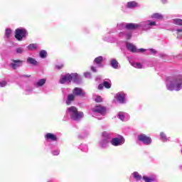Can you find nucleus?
I'll return each instance as SVG.
<instances>
[{
  "mask_svg": "<svg viewBox=\"0 0 182 182\" xmlns=\"http://www.w3.org/2000/svg\"><path fill=\"white\" fill-rule=\"evenodd\" d=\"M91 70H92V72H97L96 68H95V67H93V66L91 67Z\"/></svg>",
  "mask_w": 182,
  "mask_h": 182,
  "instance_id": "37998d69",
  "label": "nucleus"
},
{
  "mask_svg": "<svg viewBox=\"0 0 182 182\" xmlns=\"http://www.w3.org/2000/svg\"><path fill=\"white\" fill-rule=\"evenodd\" d=\"M102 141H103V143H105V144L109 143V142L107 141V140H106V139L103 140Z\"/></svg>",
  "mask_w": 182,
  "mask_h": 182,
  "instance_id": "a18cd8bd",
  "label": "nucleus"
},
{
  "mask_svg": "<svg viewBox=\"0 0 182 182\" xmlns=\"http://www.w3.org/2000/svg\"><path fill=\"white\" fill-rule=\"evenodd\" d=\"M176 32H177L178 36H182V29H178V30H176Z\"/></svg>",
  "mask_w": 182,
  "mask_h": 182,
  "instance_id": "e433bc0d",
  "label": "nucleus"
},
{
  "mask_svg": "<svg viewBox=\"0 0 182 182\" xmlns=\"http://www.w3.org/2000/svg\"><path fill=\"white\" fill-rule=\"evenodd\" d=\"M102 147H105V146H103V144H102Z\"/></svg>",
  "mask_w": 182,
  "mask_h": 182,
  "instance_id": "de8ad7c7",
  "label": "nucleus"
},
{
  "mask_svg": "<svg viewBox=\"0 0 182 182\" xmlns=\"http://www.w3.org/2000/svg\"><path fill=\"white\" fill-rule=\"evenodd\" d=\"M25 77H31V75H24Z\"/></svg>",
  "mask_w": 182,
  "mask_h": 182,
  "instance_id": "49530a36",
  "label": "nucleus"
},
{
  "mask_svg": "<svg viewBox=\"0 0 182 182\" xmlns=\"http://www.w3.org/2000/svg\"><path fill=\"white\" fill-rule=\"evenodd\" d=\"M73 93L74 96H79L80 97H85L86 92L80 87H75L73 90Z\"/></svg>",
  "mask_w": 182,
  "mask_h": 182,
  "instance_id": "0eeeda50",
  "label": "nucleus"
},
{
  "mask_svg": "<svg viewBox=\"0 0 182 182\" xmlns=\"http://www.w3.org/2000/svg\"><path fill=\"white\" fill-rule=\"evenodd\" d=\"M26 33L28 32L26 31V29L25 28H17L15 30V36L16 41H22L23 38H26Z\"/></svg>",
  "mask_w": 182,
  "mask_h": 182,
  "instance_id": "20e7f679",
  "label": "nucleus"
},
{
  "mask_svg": "<svg viewBox=\"0 0 182 182\" xmlns=\"http://www.w3.org/2000/svg\"><path fill=\"white\" fill-rule=\"evenodd\" d=\"M173 21V23L175 25H178L179 26H182V19L181 18H174Z\"/></svg>",
  "mask_w": 182,
  "mask_h": 182,
  "instance_id": "412c9836",
  "label": "nucleus"
},
{
  "mask_svg": "<svg viewBox=\"0 0 182 182\" xmlns=\"http://www.w3.org/2000/svg\"><path fill=\"white\" fill-rule=\"evenodd\" d=\"M160 136L161 139H162L164 141H167V137L166 136V134H164V132H161Z\"/></svg>",
  "mask_w": 182,
  "mask_h": 182,
  "instance_id": "c85d7f7f",
  "label": "nucleus"
},
{
  "mask_svg": "<svg viewBox=\"0 0 182 182\" xmlns=\"http://www.w3.org/2000/svg\"><path fill=\"white\" fill-rule=\"evenodd\" d=\"M46 55H48V53H46V50H43L40 51V57L42 59H45V58H46Z\"/></svg>",
  "mask_w": 182,
  "mask_h": 182,
  "instance_id": "b1692460",
  "label": "nucleus"
},
{
  "mask_svg": "<svg viewBox=\"0 0 182 182\" xmlns=\"http://www.w3.org/2000/svg\"><path fill=\"white\" fill-rule=\"evenodd\" d=\"M46 83V79H41L38 80V82H36V86L38 87H41L44 85V84Z\"/></svg>",
  "mask_w": 182,
  "mask_h": 182,
  "instance_id": "6ab92c4d",
  "label": "nucleus"
},
{
  "mask_svg": "<svg viewBox=\"0 0 182 182\" xmlns=\"http://www.w3.org/2000/svg\"><path fill=\"white\" fill-rule=\"evenodd\" d=\"M143 180H144L145 182H153V181H156V178L151 177V178H149L147 176H143Z\"/></svg>",
  "mask_w": 182,
  "mask_h": 182,
  "instance_id": "5701e85b",
  "label": "nucleus"
},
{
  "mask_svg": "<svg viewBox=\"0 0 182 182\" xmlns=\"http://www.w3.org/2000/svg\"><path fill=\"white\" fill-rule=\"evenodd\" d=\"M110 63L111 66H112L114 69H117V68H119V62H117L116 60H112Z\"/></svg>",
  "mask_w": 182,
  "mask_h": 182,
  "instance_id": "a211bd4d",
  "label": "nucleus"
},
{
  "mask_svg": "<svg viewBox=\"0 0 182 182\" xmlns=\"http://www.w3.org/2000/svg\"><path fill=\"white\" fill-rule=\"evenodd\" d=\"M140 28V25L137 23H129L125 26V28L128 31H136Z\"/></svg>",
  "mask_w": 182,
  "mask_h": 182,
  "instance_id": "9d476101",
  "label": "nucleus"
},
{
  "mask_svg": "<svg viewBox=\"0 0 182 182\" xmlns=\"http://www.w3.org/2000/svg\"><path fill=\"white\" fill-rule=\"evenodd\" d=\"M119 119H120V120L123 121L124 120V115L123 114V112H119L118 114Z\"/></svg>",
  "mask_w": 182,
  "mask_h": 182,
  "instance_id": "7c9ffc66",
  "label": "nucleus"
},
{
  "mask_svg": "<svg viewBox=\"0 0 182 182\" xmlns=\"http://www.w3.org/2000/svg\"><path fill=\"white\" fill-rule=\"evenodd\" d=\"M125 139L123 136H120L119 137L113 138L111 141V144L112 146H122V144H124Z\"/></svg>",
  "mask_w": 182,
  "mask_h": 182,
  "instance_id": "423d86ee",
  "label": "nucleus"
},
{
  "mask_svg": "<svg viewBox=\"0 0 182 182\" xmlns=\"http://www.w3.org/2000/svg\"><path fill=\"white\" fill-rule=\"evenodd\" d=\"M126 95L124 93H118L116 95L115 98L119 103H125L126 100H125Z\"/></svg>",
  "mask_w": 182,
  "mask_h": 182,
  "instance_id": "9b49d317",
  "label": "nucleus"
},
{
  "mask_svg": "<svg viewBox=\"0 0 182 182\" xmlns=\"http://www.w3.org/2000/svg\"><path fill=\"white\" fill-rule=\"evenodd\" d=\"M96 103H102L103 102V100L102 99L101 96H97L95 98Z\"/></svg>",
  "mask_w": 182,
  "mask_h": 182,
  "instance_id": "c756f323",
  "label": "nucleus"
},
{
  "mask_svg": "<svg viewBox=\"0 0 182 182\" xmlns=\"http://www.w3.org/2000/svg\"><path fill=\"white\" fill-rule=\"evenodd\" d=\"M75 95L74 94L73 95H72V94L68 95V100L66 101V104L68 105H70V103H72V102H73V100H75Z\"/></svg>",
  "mask_w": 182,
  "mask_h": 182,
  "instance_id": "dca6fc26",
  "label": "nucleus"
},
{
  "mask_svg": "<svg viewBox=\"0 0 182 182\" xmlns=\"http://www.w3.org/2000/svg\"><path fill=\"white\" fill-rule=\"evenodd\" d=\"M29 50H35L36 49V44L32 43L28 46Z\"/></svg>",
  "mask_w": 182,
  "mask_h": 182,
  "instance_id": "cd10ccee",
  "label": "nucleus"
},
{
  "mask_svg": "<svg viewBox=\"0 0 182 182\" xmlns=\"http://www.w3.org/2000/svg\"><path fill=\"white\" fill-rule=\"evenodd\" d=\"M11 33H12V31L9 28H6L5 32L6 38H9L11 36Z\"/></svg>",
  "mask_w": 182,
  "mask_h": 182,
  "instance_id": "bb28decb",
  "label": "nucleus"
},
{
  "mask_svg": "<svg viewBox=\"0 0 182 182\" xmlns=\"http://www.w3.org/2000/svg\"><path fill=\"white\" fill-rule=\"evenodd\" d=\"M103 87H105V85H103V83L102 84H100L98 85L99 90H102V89H103Z\"/></svg>",
  "mask_w": 182,
  "mask_h": 182,
  "instance_id": "4c0bfd02",
  "label": "nucleus"
},
{
  "mask_svg": "<svg viewBox=\"0 0 182 182\" xmlns=\"http://www.w3.org/2000/svg\"><path fill=\"white\" fill-rule=\"evenodd\" d=\"M94 113H100V114H105L106 113V107L102 105H96L95 108L92 109Z\"/></svg>",
  "mask_w": 182,
  "mask_h": 182,
  "instance_id": "6e6552de",
  "label": "nucleus"
},
{
  "mask_svg": "<svg viewBox=\"0 0 182 182\" xmlns=\"http://www.w3.org/2000/svg\"><path fill=\"white\" fill-rule=\"evenodd\" d=\"M6 86V81L3 80L0 82V87H5Z\"/></svg>",
  "mask_w": 182,
  "mask_h": 182,
  "instance_id": "473e14b6",
  "label": "nucleus"
},
{
  "mask_svg": "<svg viewBox=\"0 0 182 182\" xmlns=\"http://www.w3.org/2000/svg\"><path fill=\"white\" fill-rule=\"evenodd\" d=\"M63 64H59L55 65V68L58 69V70H60V69H63Z\"/></svg>",
  "mask_w": 182,
  "mask_h": 182,
  "instance_id": "72a5a7b5",
  "label": "nucleus"
},
{
  "mask_svg": "<svg viewBox=\"0 0 182 182\" xmlns=\"http://www.w3.org/2000/svg\"><path fill=\"white\" fill-rule=\"evenodd\" d=\"M154 19H158V21H163L164 16L160 13H154L151 16Z\"/></svg>",
  "mask_w": 182,
  "mask_h": 182,
  "instance_id": "4468645a",
  "label": "nucleus"
},
{
  "mask_svg": "<svg viewBox=\"0 0 182 182\" xmlns=\"http://www.w3.org/2000/svg\"><path fill=\"white\" fill-rule=\"evenodd\" d=\"M134 178L136 180H141V176L138 173V172H134L133 173Z\"/></svg>",
  "mask_w": 182,
  "mask_h": 182,
  "instance_id": "a878e982",
  "label": "nucleus"
},
{
  "mask_svg": "<svg viewBox=\"0 0 182 182\" xmlns=\"http://www.w3.org/2000/svg\"><path fill=\"white\" fill-rule=\"evenodd\" d=\"M67 112L69 113L70 119L72 120H75V122L80 120V119H82L84 116L83 112L77 111L76 107L74 106L69 107Z\"/></svg>",
  "mask_w": 182,
  "mask_h": 182,
  "instance_id": "f03ea898",
  "label": "nucleus"
},
{
  "mask_svg": "<svg viewBox=\"0 0 182 182\" xmlns=\"http://www.w3.org/2000/svg\"><path fill=\"white\" fill-rule=\"evenodd\" d=\"M136 52H141V53L146 52V49L140 48Z\"/></svg>",
  "mask_w": 182,
  "mask_h": 182,
  "instance_id": "ea45409f",
  "label": "nucleus"
},
{
  "mask_svg": "<svg viewBox=\"0 0 182 182\" xmlns=\"http://www.w3.org/2000/svg\"><path fill=\"white\" fill-rule=\"evenodd\" d=\"M53 156H59V151H54L53 152Z\"/></svg>",
  "mask_w": 182,
  "mask_h": 182,
  "instance_id": "58836bf2",
  "label": "nucleus"
},
{
  "mask_svg": "<svg viewBox=\"0 0 182 182\" xmlns=\"http://www.w3.org/2000/svg\"><path fill=\"white\" fill-rule=\"evenodd\" d=\"M102 84L105 89H110L112 87V85H110V83L107 81H104Z\"/></svg>",
  "mask_w": 182,
  "mask_h": 182,
  "instance_id": "393cba45",
  "label": "nucleus"
},
{
  "mask_svg": "<svg viewBox=\"0 0 182 182\" xmlns=\"http://www.w3.org/2000/svg\"><path fill=\"white\" fill-rule=\"evenodd\" d=\"M102 136L105 138V139H109V137H110V134H109V133L104 132L102 133Z\"/></svg>",
  "mask_w": 182,
  "mask_h": 182,
  "instance_id": "2f4dec72",
  "label": "nucleus"
},
{
  "mask_svg": "<svg viewBox=\"0 0 182 182\" xmlns=\"http://www.w3.org/2000/svg\"><path fill=\"white\" fill-rule=\"evenodd\" d=\"M138 140L139 141H141L144 143V144H146V146H149L151 144V137L144 134H141L138 136Z\"/></svg>",
  "mask_w": 182,
  "mask_h": 182,
  "instance_id": "39448f33",
  "label": "nucleus"
},
{
  "mask_svg": "<svg viewBox=\"0 0 182 182\" xmlns=\"http://www.w3.org/2000/svg\"><path fill=\"white\" fill-rule=\"evenodd\" d=\"M127 48L128 49V50H130V52H132L134 53L137 52V48L136 47V46L133 45L132 43H127Z\"/></svg>",
  "mask_w": 182,
  "mask_h": 182,
  "instance_id": "ddd939ff",
  "label": "nucleus"
},
{
  "mask_svg": "<svg viewBox=\"0 0 182 182\" xmlns=\"http://www.w3.org/2000/svg\"><path fill=\"white\" fill-rule=\"evenodd\" d=\"M85 77H90V73H85Z\"/></svg>",
  "mask_w": 182,
  "mask_h": 182,
  "instance_id": "a19ab883",
  "label": "nucleus"
},
{
  "mask_svg": "<svg viewBox=\"0 0 182 182\" xmlns=\"http://www.w3.org/2000/svg\"><path fill=\"white\" fill-rule=\"evenodd\" d=\"M77 77V74H66L65 75L63 76L62 78L60 80V83L61 85H64V83H70L72 80H76Z\"/></svg>",
  "mask_w": 182,
  "mask_h": 182,
  "instance_id": "7ed1b4c3",
  "label": "nucleus"
},
{
  "mask_svg": "<svg viewBox=\"0 0 182 182\" xmlns=\"http://www.w3.org/2000/svg\"><path fill=\"white\" fill-rule=\"evenodd\" d=\"M11 62L10 66L14 70L19 68V66H22V63H23V60H11Z\"/></svg>",
  "mask_w": 182,
  "mask_h": 182,
  "instance_id": "1a4fd4ad",
  "label": "nucleus"
},
{
  "mask_svg": "<svg viewBox=\"0 0 182 182\" xmlns=\"http://www.w3.org/2000/svg\"><path fill=\"white\" fill-rule=\"evenodd\" d=\"M23 53V48H16V53Z\"/></svg>",
  "mask_w": 182,
  "mask_h": 182,
  "instance_id": "f704fd0d",
  "label": "nucleus"
},
{
  "mask_svg": "<svg viewBox=\"0 0 182 182\" xmlns=\"http://www.w3.org/2000/svg\"><path fill=\"white\" fill-rule=\"evenodd\" d=\"M127 39L132 38V35L130 33L127 34Z\"/></svg>",
  "mask_w": 182,
  "mask_h": 182,
  "instance_id": "c03bdc74",
  "label": "nucleus"
},
{
  "mask_svg": "<svg viewBox=\"0 0 182 182\" xmlns=\"http://www.w3.org/2000/svg\"><path fill=\"white\" fill-rule=\"evenodd\" d=\"M27 62L28 63H30L31 65H33V66H38V61H36V60H35L33 58H28L27 59Z\"/></svg>",
  "mask_w": 182,
  "mask_h": 182,
  "instance_id": "2eb2a0df",
  "label": "nucleus"
},
{
  "mask_svg": "<svg viewBox=\"0 0 182 182\" xmlns=\"http://www.w3.org/2000/svg\"><path fill=\"white\" fill-rule=\"evenodd\" d=\"M166 89L173 92L175 90L176 92H179L182 89V76L178 75L172 78L169 83L166 85Z\"/></svg>",
  "mask_w": 182,
  "mask_h": 182,
  "instance_id": "f257e3e1",
  "label": "nucleus"
},
{
  "mask_svg": "<svg viewBox=\"0 0 182 182\" xmlns=\"http://www.w3.org/2000/svg\"><path fill=\"white\" fill-rule=\"evenodd\" d=\"M45 139H46V140H50L51 141H58V136L52 133H47L45 136Z\"/></svg>",
  "mask_w": 182,
  "mask_h": 182,
  "instance_id": "f8f14e48",
  "label": "nucleus"
},
{
  "mask_svg": "<svg viewBox=\"0 0 182 182\" xmlns=\"http://www.w3.org/2000/svg\"><path fill=\"white\" fill-rule=\"evenodd\" d=\"M94 62L97 65H100V63H102V62H103V57L102 56H99V57L96 58L94 60Z\"/></svg>",
  "mask_w": 182,
  "mask_h": 182,
  "instance_id": "aec40b11",
  "label": "nucleus"
},
{
  "mask_svg": "<svg viewBox=\"0 0 182 182\" xmlns=\"http://www.w3.org/2000/svg\"><path fill=\"white\" fill-rule=\"evenodd\" d=\"M150 52H151V53H153L154 55H155V53H156V51H155V50L153 49V48H151V49H150Z\"/></svg>",
  "mask_w": 182,
  "mask_h": 182,
  "instance_id": "79ce46f5",
  "label": "nucleus"
},
{
  "mask_svg": "<svg viewBox=\"0 0 182 182\" xmlns=\"http://www.w3.org/2000/svg\"><path fill=\"white\" fill-rule=\"evenodd\" d=\"M136 6H138L136 1H129L127 4V8H136Z\"/></svg>",
  "mask_w": 182,
  "mask_h": 182,
  "instance_id": "f3484780",
  "label": "nucleus"
},
{
  "mask_svg": "<svg viewBox=\"0 0 182 182\" xmlns=\"http://www.w3.org/2000/svg\"><path fill=\"white\" fill-rule=\"evenodd\" d=\"M132 66L136 68V69H141L143 68V65L140 63H133Z\"/></svg>",
  "mask_w": 182,
  "mask_h": 182,
  "instance_id": "4be33fe9",
  "label": "nucleus"
},
{
  "mask_svg": "<svg viewBox=\"0 0 182 182\" xmlns=\"http://www.w3.org/2000/svg\"><path fill=\"white\" fill-rule=\"evenodd\" d=\"M149 26H156V21H149Z\"/></svg>",
  "mask_w": 182,
  "mask_h": 182,
  "instance_id": "c9c22d12",
  "label": "nucleus"
}]
</instances>
